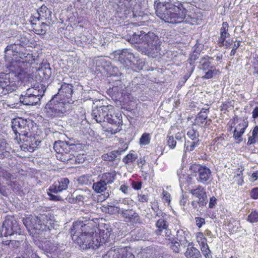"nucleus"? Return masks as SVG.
<instances>
[{
  "label": "nucleus",
  "instance_id": "2",
  "mask_svg": "<svg viewBox=\"0 0 258 258\" xmlns=\"http://www.w3.org/2000/svg\"><path fill=\"white\" fill-rule=\"evenodd\" d=\"M97 227L92 222L84 223L83 221L73 223L70 233L72 239L83 249H97L105 243L108 235L102 238L96 231Z\"/></svg>",
  "mask_w": 258,
  "mask_h": 258
},
{
  "label": "nucleus",
  "instance_id": "12",
  "mask_svg": "<svg viewBox=\"0 0 258 258\" xmlns=\"http://www.w3.org/2000/svg\"><path fill=\"white\" fill-rule=\"evenodd\" d=\"M108 93L111 98L115 100L121 101L127 94L126 88L120 81H116L115 85L108 90Z\"/></svg>",
  "mask_w": 258,
  "mask_h": 258
},
{
  "label": "nucleus",
  "instance_id": "64",
  "mask_svg": "<svg viewBox=\"0 0 258 258\" xmlns=\"http://www.w3.org/2000/svg\"><path fill=\"white\" fill-rule=\"evenodd\" d=\"M252 117L253 118H258V106H256L252 112Z\"/></svg>",
  "mask_w": 258,
  "mask_h": 258
},
{
  "label": "nucleus",
  "instance_id": "57",
  "mask_svg": "<svg viewBox=\"0 0 258 258\" xmlns=\"http://www.w3.org/2000/svg\"><path fill=\"white\" fill-rule=\"evenodd\" d=\"M217 204V199L214 197H212L210 198L209 204V208L212 209Z\"/></svg>",
  "mask_w": 258,
  "mask_h": 258
},
{
  "label": "nucleus",
  "instance_id": "10",
  "mask_svg": "<svg viewBox=\"0 0 258 258\" xmlns=\"http://www.w3.org/2000/svg\"><path fill=\"white\" fill-rule=\"evenodd\" d=\"M73 87L72 84L63 83L59 89L58 93L53 96L57 97L58 100L65 104L69 103L71 109H72V104L74 103V101L72 99L73 92Z\"/></svg>",
  "mask_w": 258,
  "mask_h": 258
},
{
  "label": "nucleus",
  "instance_id": "52",
  "mask_svg": "<svg viewBox=\"0 0 258 258\" xmlns=\"http://www.w3.org/2000/svg\"><path fill=\"white\" fill-rule=\"evenodd\" d=\"M202 167V166H201L200 165L192 164L190 166L189 170L191 172H194V173L198 172L199 173L200 169H201Z\"/></svg>",
  "mask_w": 258,
  "mask_h": 258
},
{
  "label": "nucleus",
  "instance_id": "17",
  "mask_svg": "<svg viewBox=\"0 0 258 258\" xmlns=\"http://www.w3.org/2000/svg\"><path fill=\"white\" fill-rule=\"evenodd\" d=\"M11 125L13 132L17 137L18 134L19 136L25 135L26 120L21 118H14L12 120Z\"/></svg>",
  "mask_w": 258,
  "mask_h": 258
},
{
  "label": "nucleus",
  "instance_id": "24",
  "mask_svg": "<svg viewBox=\"0 0 258 258\" xmlns=\"http://www.w3.org/2000/svg\"><path fill=\"white\" fill-rule=\"evenodd\" d=\"M116 172L115 171H111L110 172H106L99 177L102 181H104L107 185L112 183L116 179Z\"/></svg>",
  "mask_w": 258,
  "mask_h": 258
},
{
  "label": "nucleus",
  "instance_id": "25",
  "mask_svg": "<svg viewBox=\"0 0 258 258\" xmlns=\"http://www.w3.org/2000/svg\"><path fill=\"white\" fill-rule=\"evenodd\" d=\"M11 148L3 139H0V158L9 156Z\"/></svg>",
  "mask_w": 258,
  "mask_h": 258
},
{
  "label": "nucleus",
  "instance_id": "40",
  "mask_svg": "<svg viewBox=\"0 0 258 258\" xmlns=\"http://www.w3.org/2000/svg\"><path fill=\"white\" fill-rule=\"evenodd\" d=\"M187 136L192 141L199 140L198 139L199 136V132L194 128H190L187 131Z\"/></svg>",
  "mask_w": 258,
  "mask_h": 258
},
{
  "label": "nucleus",
  "instance_id": "3",
  "mask_svg": "<svg viewBox=\"0 0 258 258\" xmlns=\"http://www.w3.org/2000/svg\"><path fill=\"white\" fill-rule=\"evenodd\" d=\"M23 40H19L8 45L5 49V58L9 61L13 62L9 67V72L7 73L3 81H0V89L2 90L3 95H7L16 90L18 84L21 79L22 70L15 55H17V51L14 46L22 45L24 44Z\"/></svg>",
  "mask_w": 258,
  "mask_h": 258
},
{
  "label": "nucleus",
  "instance_id": "59",
  "mask_svg": "<svg viewBox=\"0 0 258 258\" xmlns=\"http://www.w3.org/2000/svg\"><path fill=\"white\" fill-rule=\"evenodd\" d=\"M40 20V19L39 18L38 16L36 15V16H33L30 17V22L32 25H36V22L39 21Z\"/></svg>",
  "mask_w": 258,
  "mask_h": 258
},
{
  "label": "nucleus",
  "instance_id": "54",
  "mask_svg": "<svg viewBox=\"0 0 258 258\" xmlns=\"http://www.w3.org/2000/svg\"><path fill=\"white\" fill-rule=\"evenodd\" d=\"M132 187L135 190H139L142 187V182L133 181L132 183Z\"/></svg>",
  "mask_w": 258,
  "mask_h": 258
},
{
  "label": "nucleus",
  "instance_id": "33",
  "mask_svg": "<svg viewBox=\"0 0 258 258\" xmlns=\"http://www.w3.org/2000/svg\"><path fill=\"white\" fill-rule=\"evenodd\" d=\"M188 232L184 231L182 230H179L177 232V236L180 242L183 243H187L188 242L187 237Z\"/></svg>",
  "mask_w": 258,
  "mask_h": 258
},
{
  "label": "nucleus",
  "instance_id": "60",
  "mask_svg": "<svg viewBox=\"0 0 258 258\" xmlns=\"http://www.w3.org/2000/svg\"><path fill=\"white\" fill-rule=\"evenodd\" d=\"M175 139L178 141L182 142L183 140H185V137L184 135L182 134L181 133H177L175 134Z\"/></svg>",
  "mask_w": 258,
  "mask_h": 258
},
{
  "label": "nucleus",
  "instance_id": "29",
  "mask_svg": "<svg viewBox=\"0 0 258 258\" xmlns=\"http://www.w3.org/2000/svg\"><path fill=\"white\" fill-rule=\"evenodd\" d=\"M91 197L90 191L88 190L83 194L78 195L75 198V203L79 205H83L84 202H87Z\"/></svg>",
  "mask_w": 258,
  "mask_h": 258
},
{
  "label": "nucleus",
  "instance_id": "53",
  "mask_svg": "<svg viewBox=\"0 0 258 258\" xmlns=\"http://www.w3.org/2000/svg\"><path fill=\"white\" fill-rule=\"evenodd\" d=\"M195 220L196 225L199 228H201L205 223V219L201 217H196Z\"/></svg>",
  "mask_w": 258,
  "mask_h": 258
},
{
  "label": "nucleus",
  "instance_id": "13",
  "mask_svg": "<svg viewBox=\"0 0 258 258\" xmlns=\"http://www.w3.org/2000/svg\"><path fill=\"white\" fill-rule=\"evenodd\" d=\"M189 193L197 198L200 207L206 206L207 202V196L206 189L202 185H198L192 189L189 190Z\"/></svg>",
  "mask_w": 258,
  "mask_h": 258
},
{
  "label": "nucleus",
  "instance_id": "61",
  "mask_svg": "<svg viewBox=\"0 0 258 258\" xmlns=\"http://www.w3.org/2000/svg\"><path fill=\"white\" fill-rule=\"evenodd\" d=\"M2 175L4 178L6 179L7 180L10 179L12 176L11 173L6 171L2 172Z\"/></svg>",
  "mask_w": 258,
  "mask_h": 258
},
{
  "label": "nucleus",
  "instance_id": "14",
  "mask_svg": "<svg viewBox=\"0 0 258 258\" xmlns=\"http://www.w3.org/2000/svg\"><path fill=\"white\" fill-rule=\"evenodd\" d=\"M238 124L235 127L233 137L239 143L242 141V136L244 133L248 125V121L246 118H240L237 120Z\"/></svg>",
  "mask_w": 258,
  "mask_h": 258
},
{
  "label": "nucleus",
  "instance_id": "63",
  "mask_svg": "<svg viewBox=\"0 0 258 258\" xmlns=\"http://www.w3.org/2000/svg\"><path fill=\"white\" fill-rule=\"evenodd\" d=\"M43 74H44V77L45 79L49 78L51 75L50 69V68H48V69L45 68V72H43Z\"/></svg>",
  "mask_w": 258,
  "mask_h": 258
},
{
  "label": "nucleus",
  "instance_id": "31",
  "mask_svg": "<svg viewBox=\"0 0 258 258\" xmlns=\"http://www.w3.org/2000/svg\"><path fill=\"white\" fill-rule=\"evenodd\" d=\"M210 58L207 56L206 57H203L200 61L201 67L200 69L204 71H207L209 69H213V66H210L211 62L210 61Z\"/></svg>",
  "mask_w": 258,
  "mask_h": 258
},
{
  "label": "nucleus",
  "instance_id": "20",
  "mask_svg": "<svg viewBox=\"0 0 258 258\" xmlns=\"http://www.w3.org/2000/svg\"><path fill=\"white\" fill-rule=\"evenodd\" d=\"M45 90V86L42 84L37 83L33 87L27 89L26 91L28 92V95H32L37 98H39L40 100L44 95Z\"/></svg>",
  "mask_w": 258,
  "mask_h": 258
},
{
  "label": "nucleus",
  "instance_id": "19",
  "mask_svg": "<svg viewBox=\"0 0 258 258\" xmlns=\"http://www.w3.org/2000/svg\"><path fill=\"white\" fill-rule=\"evenodd\" d=\"M26 91L24 92L20 96L19 99L20 102L25 105H35L40 102V99L32 95H28Z\"/></svg>",
  "mask_w": 258,
  "mask_h": 258
},
{
  "label": "nucleus",
  "instance_id": "22",
  "mask_svg": "<svg viewBox=\"0 0 258 258\" xmlns=\"http://www.w3.org/2000/svg\"><path fill=\"white\" fill-rule=\"evenodd\" d=\"M211 174V170L206 166H202L199 172V177L197 179L202 183H205L210 178Z\"/></svg>",
  "mask_w": 258,
  "mask_h": 258
},
{
  "label": "nucleus",
  "instance_id": "1",
  "mask_svg": "<svg viewBox=\"0 0 258 258\" xmlns=\"http://www.w3.org/2000/svg\"><path fill=\"white\" fill-rule=\"evenodd\" d=\"M23 221L36 245L43 250L49 258H57L64 250V246L54 241H44L45 237L49 236L48 230L52 223L50 216L29 215L25 216Z\"/></svg>",
  "mask_w": 258,
  "mask_h": 258
},
{
  "label": "nucleus",
  "instance_id": "41",
  "mask_svg": "<svg viewBox=\"0 0 258 258\" xmlns=\"http://www.w3.org/2000/svg\"><path fill=\"white\" fill-rule=\"evenodd\" d=\"M196 239L200 246L207 243V239L205 237L204 233L202 232H198L196 234Z\"/></svg>",
  "mask_w": 258,
  "mask_h": 258
},
{
  "label": "nucleus",
  "instance_id": "27",
  "mask_svg": "<svg viewBox=\"0 0 258 258\" xmlns=\"http://www.w3.org/2000/svg\"><path fill=\"white\" fill-rule=\"evenodd\" d=\"M186 258H201L199 250L194 247H188L185 252Z\"/></svg>",
  "mask_w": 258,
  "mask_h": 258
},
{
  "label": "nucleus",
  "instance_id": "35",
  "mask_svg": "<svg viewBox=\"0 0 258 258\" xmlns=\"http://www.w3.org/2000/svg\"><path fill=\"white\" fill-rule=\"evenodd\" d=\"M118 151H113L106 154H104L102 156L103 160L107 161H113L117 156Z\"/></svg>",
  "mask_w": 258,
  "mask_h": 258
},
{
  "label": "nucleus",
  "instance_id": "42",
  "mask_svg": "<svg viewBox=\"0 0 258 258\" xmlns=\"http://www.w3.org/2000/svg\"><path fill=\"white\" fill-rule=\"evenodd\" d=\"M137 158L136 154L129 153L123 158V162L125 164H130L135 161Z\"/></svg>",
  "mask_w": 258,
  "mask_h": 258
},
{
  "label": "nucleus",
  "instance_id": "36",
  "mask_svg": "<svg viewBox=\"0 0 258 258\" xmlns=\"http://www.w3.org/2000/svg\"><path fill=\"white\" fill-rule=\"evenodd\" d=\"M258 134V126H255L252 131V135L248 138L247 145L253 144L256 142V136Z\"/></svg>",
  "mask_w": 258,
  "mask_h": 258
},
{
  "label": "nucleus",
  "instance_id": "39",
  "mask_svg": "<svg viewBox=\"0 0 258 258\" xmlns=\"http://www.w3.org/2000/svg\"><path fill=\"white\" fill-rule=\"evenodd\" d=\"M219 73V71L215 69H211L207 70L205 76L202 78L205 79H209L212 78L214 76L217 75Z\"/></svg>",
  "mask_w": 258,
  "mask_h": 258
},
{
  "label": "nucleus",
  "instance_id": "45",
  "mask_svg": "<svg viewBox=\"0 0 258 258\" xmlns=\"http://www.w3.org/2000/svg\"><path fill=\"white\" fill-rule=\"evenodd\" d=\"M208 115L207 114H198L196 118V122L199 125H202L207 118Z\"/></svg>",
  "mask_w": 258,
  "mask_h": 258
},
{
  "label": "nucleus",
  "instance_id": "50",
  "mask_svg": "<svg viewBox=\"0 0 258 258\" xmlns=\"http://www.w3.org/2000/svg\"><path fill=\"white\" fill-rule=\"evenodd\" d=\"M250 196L252 199H258V187H254L251 190Z\"/></svg>",
  "mask_w": 258,
  "mask_h": 258
},
{
  "label": "nucleus",
  "instance_id": "44",
  "mask_svg": "<svg viewBox=\"0 0 258 258\" xmlns=\"http://www.w3.org/2000/svg\"><path fill=\"white\" fill-rule=\"evenodd\" d=\"M167 144L169 148L173 149L175 148L176 141L172 136H168L167 137Z\"/></svg>",
  "mask_w": 258,
  "mask_h": 258
},
{
  "label": "nucleus",
  "instance_id": "51",
  "mask_svg": "<svg viewBox=\"0 0 258 258\" xmlns=\"http://www.w3.org/2000/svg\"><path fill=\"white\" fill-rule=\"evenodd\" d=\"M116 204H121L124 205H129L132 203V200L128 199V198H124L120 199L118 201L114 202Z\"/></svg>",
  "mask_w": 258,
  "mask_h": 258
},
{
  "label": "nucleus",
  "instance_id": "18",
  "mask_svg": "<svg viewBox=\"0 0 258 258\" xmlns=\"http://www.w3.org/2000/svg\"><path fill=\"white\" fill-rule=\"evenodd\" d=\"M69 182V180L67 178H61L51 185L48 190L54 194L61 192L68 188Z\"/></svg>",
  "mask_w": 258,
  "mask_h": 258
},
{
  "label": "nucleus",
  "instance_id": "28",
  "mask_svg": "<svg viewBox=\"0 0 258 258\" xmlns=\"http://www.w3.org/2000/svg\"><path fill=\"white\" fill-rule=\"evenodd\" d=\"M156 226L157 229L155 231V233L156 235H159L163 230L168 228V224L165 220L160 219L156 222Z\"/></svg>",
  "mask_w": 258,
  "mask_h": 258
},
{
  "label": "nucleus",
  "instance_id": "37",
  "mask_svg": "<svg viewBox=\"0 0 258 258\" xmlns=\"http://www.w3.org/2000/svg\"><path fill=\"white\" fill-rule=\"evenodd\" d=\"M247 220L251 223L258 222V211H252L248 216Z\"/></svg>",
  "mask_w": 258,
  "mask_h": 258
},
{
  "label": "nucleus",
  "instance_id": "32",
  "mask_svg": "<svg viewBox=\"0 0 258 258\" xmlns=\"http://www.w3.org/2000/svg\"><path fill=\"white\" fill-rule=\"evenodd\" d=\"M78 181L82 185H90L92 183V175L89 174L81 175L78 178Z\"/></svg>",
  "mask_w": 258,
  "mask_h": 258
},
{
  "label": "nucleus",
  "instance_id": "38",
  "mask_svg": "<svg viewBox=\"0 0 258 258\" xmlns=\"http://www.w3.org/2000/svg\"><path fill=\"white\" fill-rule=\"evenodd\" d=\"M201 250L206 258H212L211 250L207 243L200 246Z\"/></svg>",
  "mask_w": 258,
  "mask_h": 258
},
{
  "label": "nucleus",
  "instance_id": "47",
  "mask_svg": "<svg viewBox=\"0 0 258 258\" xmlns=\"http://www.w3.org/2000/svg\"><path fill=\"white\" fill-rule=\"evenodd\" d=\"M170 247L173 251L178 252L180 248L179 243L176 241H172L170 244Z\"/></svg>",
  "mask_w": 258,
  "mask_h": 258
},
{
  "label": "nucleus",
  "instance_id": "21",
  "mask_svg": "<svg viewBox=\"0 0 258 258\" xmlns=\"http://www.w3.org/2000/svg\"><path fill=\"white\" fill-rule=\"evenodd\" d=\"M228 28L229 25L228 23L227 22H223L220 29V36L218 41L220 47L224 46V42L226 38L228 37L230 35L228 32Z\"/></svg>",
  "mask_w": 258,
  "mask_h": 258
},
{
  "label": "nucleus",
  "instance_id": "26",
  "mask_svg": "<svg viewBox=\"0 0 258 258\" xmlns=\"http://www.w3.org/2000/svg\"><path fill=\"white\" fill-rule=\"evenodd\" d=\"M92 188L94 191L97 194L105 192L107 189V184L101 179L97 182H94Z\"/></svg>",
  "mask_w": 258,
  "mask_h": 258
},
{
  "label": "nucleus",
  "instance_id": "6",
  "mask_svg": "<svg viewBox=\"0 0 258 258\" xmlns=\"http://www.w3.org/2000/svg\"><path fill=\"white\" fill-rule=\"evenodd\" d=\"M92 115L98 123L106 121L115 125L114 128H107V131L111 134H115L121 130V114L119 112H115L111 105L101 106L93 109Z\"/></svg>",
  "mask_w": 258,
  "mask_h": 258
},
{
  "label": "nucleus",
  "instance_id": "16",
  "mask_svg": "<svg viewBox=\"0 0 258 258\" xmlns=\"http://www.w3.org/2000/svg\"><path fill=\"white\" fill-rule=\"evenodd\" d=\"M115 210L118 213H120L127 222L137 223L140 222V217L135 211L132 210H126L118 207H115Z\"/></svg>",
  "mask_w": 258,
  "mask_h": 258
},
{
  "label": "nucleus",
  "instance_id": "5",
  "mask_svg": "<svg viewBox=\"0 0 258 258\" xmlns=\"http://www.w3.org/2000/svg\"><path fill=\"white\" fill-rule=\"evenodd\" d=\"M131 43L143 54L155 57L160 54L161 41L153 32L145 33L141 31L135 33L130 39Z\"/></svg>",
  "mask_w": 258,
  "mask_h": 258
},
{
  "label": "nucleus",
  "instance_id": "8",
  "mask_svg": "<svg viewBox=\"0 0 258 258\" xmlns=\"http://www.w3.org/2000/svg\"><path fill=\"white\" fill-rule=\"evenodd\" d=\"M139 5L133 1L122 0L120 1L117 5L116 15L117 17L124 19L128 16L137 17L139 15L137 9Z\"/></svg>",
  "mask_w": 258,
  "mask_h": 258
},
{
  "label": "nucleus",
  "instance_id": "43",
  "mask_svg": "<svg viewBox=\"0 0 258 258\" xmlns=\"http://www.w3.org/2000/svg\"><path fill=\"white\" fill-rule=\"evenodd\" d=\"M151 140V137L149 134L144 133L142 135L140 138V143L142 145H148Z\"/></svg>",
  "mask_w": 258,
  "mask_h": 258
},
{
  "label": "nucleus",
  "instance_id": "55",
  "mask_svg": "<svg viewBox=\"0 0 258 258\" xmlns=\"http://www.w3.org/2000/svg\"><path fill=\"white\" fill-rule=\"evenodd\" d=\"M138 201L140 202H147L148 201V197L146 195L138 194Z\"/></svg>",
  "mask_w": 258,
  "mask_h": 258
},
{
  "label": "nucleus",
  "instance_id": "48",
  "mask_svg": "<svg viewBox=\"0 0 258 258\" xmlns=\"http://www.w3.org/2000/svg\"><path fill=\"white\" fill-rule=\"evenodd\" d=\"M53 192H47V194L49 197L50 200L54 201H60L62 200V198L60 196L55 195L52 194Z\"/></svg>",
  "mask_w": 258,
  "mask_h": 258
},
{
  "label": "nucleus",
  "instance_id": "4",
  "mask_svg": "<svg viewBox=\"0 0 258 258\" xmlns=\"http://www.w3.org/2000/svg\"><path fill=\"white\" fill-rule=\"evenodd\" d=\"M157 16L167 23H180L181 22L190 23L186 16L187 10L183 4L179 2H172L165 0L160 2L156 0L154 2Z\"/></svg>",
  "mask_w": 258,
  "mask_h": 258
},
{
  "label": "nucleus",
  "instance_id": "56",
  "mask_svg": "<svg viewBox=\"0 0 258 258\" xmlns=\"http://www.w3.org/2000/svg\"><path fill=\"white\" fill-rule=\"evenodd\" d=\"M234 177L238 178L237 184L239 185H242L243 182V179L242 178V174L241 171H240L239 173H237L236 175H235Z\"/></svg>",
  "mask_w": 258,
  "mask_h": 258
},
{
  "label": "nucleus",
  "instance_id": "46",
  "mask_svg": "<svg viewBox=\"0 0 258 258\" xmlns=\"http://www.w3.org/2000/svg\"><path fill=\"white\" fill-rule=\"evenodd\" d=\"M199 145V140H196V141H194L192 142L190 145L189 146V147H188V146H186V143H185L184 144V148L185 149V150H189L190 151H193L195 147H197L198 145Z\"/></svg>",
  "mask_w": 258,
  "mask_h": 258
},
{
  "label": "nucleus",
  "instance_id": "62",
  "mask_svg": "<svg viewBox=\"0 0 258 258\" xmlns=\"http://www.w3.org/2000/svg\"><path fill=\"white\" fill-rule=\"evenodd\" d=\"M239 46H240L239 42H238L236 44V43L234 44L233 49L231 50V52H230L231 56H233V55H235V54L236 52V49L239 47Z\"/></svg>",
  "mask_w": 258,
  "mask_h": 258
},
{
  "label": "nucleus",
  "instance_id": "34",
  "mask_svg": "<svg viewBox=\"0 0 258 258\" xmlns=\"http://www.w3.org/2000/svg\"><path fill=\"white\" fill-rule=\"evenodd\" d=\"M47 25L44 22L40 26L33 28V31L36 34L43 35L46 33Z\"/></svg>",
  "mask_w": 258,
  "mask_h": 258
},
{
  "label": "nucleus",
  "instance_id": "49",
  "mask_svg": "<svg viewBox=\"0 0 258 258\" xmlns=\"http://www.w3.org/2000/svg\"><path fill=\"white\" fill-rule=\"evenodd\" d=\"M119 190L125 195H128L130 194L131 188L126 184H123L120 185Z\"/></svg>",
  "mask_w": 258,
  "mask_h": 258
},
{
  "label": "nucleus",
  "instance_id": "7",
  "mask_svg": "<svg viewBox=\"0 0 258 258\" xmlns=\"http://www.w3.org/2000/svg\"><path fill=\"white\" fill-rule=\"evenodd\" d=\"M53 96L42 109V113L45 117L52 118L62 117L71 109L69 104H65Z\"/></svg>",
  "mask_w": 258,
  "mask_h": 258
},
{
  "label": "nucleus",
  "instance_id": "9",
  "mask_svg": "<svg viewBox=\"0 0 258 258\" xmlns=\"http://www.w3.org/2000/svg\"><path fill=\"white\" fill-rule=\"evenodd\" d=\"M0 232L1 236L5 237L11 236L14 233L20 234L21 232L17 221L14 217L11 216L6 217Z\"/></svg>",
  "mask_w": 258,
  "mask_h": 258
},
{
  "label": "nucleus",
  "instance_id": "30",
  "mask_svg": "<svg viewBox=\"0 0 258 258\" xmlns=\"http://www.w3.org/2000/svg\"><path fill=\"white\" fill-rule=\"evenodd\" d=\"M177 174L179 177V181L180 184H184L185 183H187L188 184L191 183L193 177V176L191 174H185L184 173H183L182 170L181 171V174H180L179 172H178Z\"/></svg>",
  "mask_w": 258,
  "mask_h": 258
},
{
  "label": "nucleus",
  "instance_id": "11",
  "mask_svg": "<svg viewBox=\"0 0 258 258\" xmlns=\"http://www.w3.org/2000/svg\"><path fill=\"white\" fill-rule=\"evenodd\" d=\"M118 60L128 71L130 70L137 71L134 61L136 59L135 55L128 49H123L118 53Z\"/></svg>",
  "mask_w": 258,
  "mask_h": 258
},
{
  "label": "nucleus",
  "instance_id": "15",
  "mask_svg": "<svg viewBox=\"0 0 258 258\" xmlns=\"http://www.w3.org/2000/svg\"><path fill=\"white\" fill-rule=\"evenodd\" d=\"M103 258H135L132 252L124 248H111Z\"/></svg>",
  "mask_w": 258,
  "mask_h": 258
},
{
  "label": "nucleus",
  "instance_id": "23",
  "mask_svg": "<svg viewBox=\"0 0 258 258\" xmlns=\"http://www.w3.org/2000/svg\"><path fill=\"white\" fill-rule=\"evenodd\" d=\"M36 15L41 20H49L51 19V12L46 6H42L38 10Z\"/></svg>",
  "mask_w": 258,
  "mask_h": 258
},
{
  "label": "nucleus",
  "instance_id": "58",
  "mask_svg": "<svg viewBox=\"0 0 258 258\" xmlns=\"http://www.w3.org/2000/svg\"><path fill=\"white\" fill-rule=\"evenodd\" d=\"M163 199L166 202L169 203L170 202V195L169 193L165 190H163L162 192Z\"/></svg>",
  "mask_w": 258,
  "mask_h": 258
}]
</instances>
